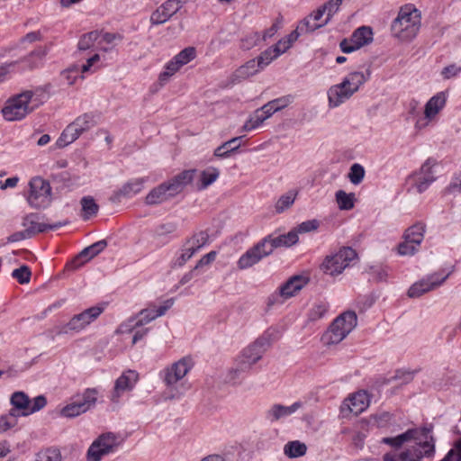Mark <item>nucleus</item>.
Returning <instances> with one entry per match:
<instances>
[{"label": "nucleus", "mask_w": 461, "mask_h": 461, "mask_svg": "<svg viewBox=\"0 0 461 461\" xmlns=\"http://www.w3.org/2000/svg\"><path fill=\"white\" fill-rule=\"evenodd\" d=\"M425 228L424 223L417 222L404 231L403 239L409 240L411 243L420 246L424 238Z\"/></svg>", "instance_id": "obj_33"}, {"label": "nucleus", "mask_w": 461, "mask_h": 461, "mask_svg": "<svg viewBox=\"0 0 461 461\" xmlns=\"http://www.w3.org/2000/svg\"><path fill=\"white\" fill-rule=\"evenodd\" d=\"M279 56L280 51L275 49L274 46L267 49L256 59L258 60V68L263 69Z\"/></svg>", "instance_id": "obj_40"}, {"label": "nucleus", "mask_w": 461, "mask_h": 461, "mask_svg": "<svg viewBox=\"0 0 461 461\" xmlns=\"http://www.w3.org/2000/svg\"><path fill=\"white\" fill-rule=\"evenodd\" d=\"M143 179L138 178L124 184L122 188L117 190L114 193V195L117 199H121L122 197H129L132 194H138L141 191L143 187Z\"/></svg>", "instance_id": "obj_31"}, {"label": "nucleus", "mask_w": 461, "mask_h": 461, "mask_svg": "<svg viewBox=\"0 0 461 461\" xmlns=\"http://www.w3.org/2000/svg\"><path fill=\"white\" fill-rule=\"evenodd\" d=\"M196 252L194 247L185 246V244L181 255L176 261V265L183 267Z\"/></svg>", "instance_id": "obj_59"}, {"label": "nucleus", "mask_w": 461, "mask_h": 461, "mask_svg": "<svg viewBox=\"0 0 461 461\" xmlns=\"http://www.w3.org/2000/svg\"><path fill=\"white\" fill-rule=\"evenodd\" d=\"M173 303V299H168L165 301L163 305L159 306L158 309L148 308L140 311L139 319L135 323V327L143 326L155 320L156 318L164 315L166 312L172 307Z\"/></svg>", "instance_id": "obj_21"}, {"label": "nucleus", "mask_w": 461, "mask_h": 461, "mask_svg": "<svg viewBox=\"0 0 461 461\" xmlns=\"http://www.w3.org/2000/svg\"><path fill=\"white\" fill-rule=\"evenodd\" d=\"M419 247L414 243H411L409 240L403 239V241L398 245L397 250L401 256H412L418 252Z\"/></svg>", "instance_id": "obj_55"}, {"label": "nucleus", "mask_w": 461, "mask_h": 461, "mask_svg": "<svg viewBox=\"0 0 461 461\" xmlns=\"http://www.w3.org/2000/svg\"><path fill=\"white\" fill-rule=\"evenodd\" d=\"M432 164L430 159H428L420 167L418 173H415L409 176L408 183L412 188L420 194L424 192L429 185L435 180L434 174L432 172Z\"/></svg>", "instance_id": "obj_12"}, {"label": "nucleus", "mask_w": 461, "mask_h": 461, "mask_svg": "<svg viewBox=\"0 0 461 461\" xmlns=\"http://www.w3.org/2000/svg\"><path fill=\"white\" fill-rule=\"evenodd\" d=\"M364 176L365 169L360 164L355 163L350 167L348 178L353 185L360 184L363 181Z\"/></svg>", "instance_id": "obj_53"}, {"label": "nucleus", "mask_w": 461, "mask_h": 461, "mask_svg": "<svg viewBox=\"0 0 461 461\" xmlns=\"http://www.w3.org/2000/svg\"><path fill=\"white\" fill-rule=\"evenodd\" d=\"M418 433H419V431L417 429H410L406 430L404 433L400 434L396 437L384 438L382 439V442L386 445H389L393 447L399 448L404 443H406L411 439L418 440L419 439L417 437Z\"/></svg>", "instance_id": "obj_27"}, {"label": "nucleus", "mask_w": 461, "mask_h": 461, "mask_svg": "<svg viewBox=\"0 0 461 461\" xmlns=\"http://www.w3.org/2000/svg\"><path fill=\"white\" fill-rule=\"evenodd\" d=\"M33 92L27 90L9 98L2 109V114L6 121H20L34 111L38 104L33 103Z\"/></svg>", "instance_id": "obj_3"}, {"label": "nucleus", "mask_w": 461, "mask_h": 461, "mask_svg": "<svg viewBox=\"0 0 461 461\" xmlns=\"http://www.w3.org/2000/svg\"><path fill=\"white\" fill-rule=\"evenodd\" d=\"M296 194L293 191L282 195L276 203V211L283 212L285 209L289 208L295 200Z\"/></svg>", "instance_id": "obj_52"}, {"label": "nucleus", "mask_w": 461, "mask_h": 461, "mask_svg": "<svg viewBox=\"0 0 461 461\" xmlns=\"http://www.w3.org/2000/svg\"><path fill=\"white\" fill-rule=\"evenodd\" d=\"M118 446L117 437L111 433L99 436L89 447L87 461H100L102 457L113 452Z\"/></svg>", "instance_id": "obj_9"}, {"label": "nucleus", "mask_w": 461, "mask_h": 461, "mask_svg": "<svg viewBox=\"0 0 461 461\" xmlns=\"http://www.w3.org/2000/svg\"><path fill=\"white\" fill-rule=\"evenodd\" d=\"M262 41L261 35L259 32H255L247 34L244 38L240 41V48L246 50H249L255 46L258 45Z\"/></svg>", "instance_id": "obj_49"}, {"label": "nucleus", "mask_w": 461, "mask_h": 461, "mask_svg": "<svg viewBox=\"0 0 461 461\" xmlns=\"http://www.w3.org/2000/svg\"><path fill=\"white\" fill-rule=\"evenodd\" d=\"M36 461H61V454L58 448H46L36 456Z\"/></svg>", "instance_id": "obj_50"}, {"label": "nucleus", "mask_w": 461, "mask_h": 461, "mask_svg": "<svg viewBox=\"0 0 461 461\" xmlns=\"http://www.w3.org/2000/svg\"><path fill=\"white\" fill-rule=\"evenodd\" d=\"M83 413H86L85 410L81 408L75 399L72 402L60 410V415L65 418H75Z\"/></svg>", "instance_id": "obj_45"}, {"label": "nucleus", "mask_w": 461, "mask_h": 461, "mask_svg": "<svg viewBox=\"0 0 461 461\" xmlns=\"http://www.w3.org/2000/svg\"><path fill=\"white\" fill-rule=\"evenodd\" d=\"M324 25H326V23H324V21H322L321 23H313L312 19L308 15L300 22L297 27L298 29H300V32L302 33H308L312 32Z\"/></svg>", "instance_id": "obj_51"}, {"label": "nucleus", "mask_w": 461, "mask_h": 461, "mask_svg": "<svg viewBox=\"0 0 461 461\" xmlns=\"http://www.w3.org/2000/svg\"><path fill=\"white\" fill-rule=\"evenodd\" d=\"M183 5L182 0H167L150 15V23L159 25L167 22Z\"/></svg>", "instance_id": "obj_14"}, {"label": "nucleus", "mask_w": 461, "mask_h": 461, "mask_svg": "<svg viewBox=\"0 0 461 461\" xmlns=\"http://www.w3.org/2000/svg\"><path fill=\"white\" fill-rule=\"evenodd\" d=\"M80 135L81 134L79 133L78 130L71 122L61 132L60 136L56 141V146L59 149L65 148L77 140Z\"/></svg>", "instance_id": "obj_30"}, {"label": "nucleus", "mask_w": 461, "mask_h": 461, "mask_svg": "<svg viewBox=\"0 0 461 461\" xmlns=\"http://www.w3.org/2000/svg\"><path fill=\"white\" fill-rule=\"evenodd\" d=\"M191 357H183L165 370L164 382L167 386H172L185 376L193 367Z\"/></svg>", "instance_id": "obj_13"}, {"label": "nucleus", "mask_w": 461, "mask_h": 461, "mask_svg": "<svg viewBox=\"0 0 461 461\" xmlns=\"http://www.w3.org/2000/svg\"><path fill=\"white\" fill-rule=\"evenodd\" d=\"M30 194L27 198L29 203L41 208L46 206L50 201L51 187L48 181L41 177H33L30 183Z\"/></svg>", "instance_id": "obj_7"}, {"label": "nucleus", "mask_w": 461, "mask_h": 461, "mask_svg": "<svg viewBox=\"0 0 461 461\" xmlns=\"http://www.w3.org/2000/svg\"><path fill=\"white\" fill-rule=\"evenodd\" d=\"M196 170H184L167 182L154 187L145 197V203L149 205L161 203L180 194L190 184Z\"/></svg>", "instance_id": "obj_2"}, {"label": "nucleus", "mask_w": 461, "mask_h": 461, "mask_svg": "<svg viewBox=\"0 0 461 461\" xmlns=\"http://www.w3.org/2000/svg\"><path fill=\"white\" fill-rule=\"evenodd\" d=\"M357 317L355 312L348 311L339 315L322 335L324 344L333 345L342 341L357 326Z\"/></svg>", "instance_id": "obj_4"}, {"label": "nucleus", "mask_w": 461, "mask_h": 461, "mask_svg": "<svg viewBox=\"0 0 461 461\" xmlns=\"http://www.w3.org/2000/svg\"><path fill=\"white\" fill-rule=\"evenodd\" d=\"M450 273L441 276L439 274H433L428 276L427 279L421 280L413 284L408 290V295L410 297H419L423 294L435 289L445 282Z\"/></svg>", "instance_id": "obj_15"}, {"label": "nucleus", "mask_w": 461, "mask_h": 461, "mask_svg": "<svg viewBox=\"0 0 461 461\" xmlns=\"http://www.w3.org/2000/svg\"><path fill=\"white\" fill-rule=\"evenodd\" d=\"M372 41V29L367 26H362L357 28L349 39H343L339 43V47L344 53H351L369 44Z\"/></svg>", "instance_id": "obj_10"}, {"label": "nucleus", "mask_w": 461, "mask_h": 461, "mask_svg": "<svg viewBox=\"0 0 461 461\" xmlns=\"http://www.w3.org/2000/svg\"><path fill=\"white\" fill-rule=\"evenodd\" d=\"M328 311V304L323 302L316 303L312 305L308 312V319L311 321H315L321 319Z\"/></svg>", "instance_id": "obj_48"}, {"label": "nucleus", "mask_w": 461, "mask_h": 461, "mask_svg": "<svg viewBox=\"0 0 461 461\" xmlns=\"http://www.w3.org/2000/svg\"><path fill=\"white\" fill-rule=\"evenodd\" d=\"M139 379V374L134 370H127L115 381L111 401L117 402L122 393L131 391Z\"/></svg>", "instance_id": "obj_16"}, {"label": "nucleus", "mask_w": 461, "mask_h": 461, "mask_svg": "<svg viewBox=\"0 0 461 461\" xmlns=\"http://www.w3.org/2000/svg\"><path fill=\"white\" fill-rule=\"evenodd\" d=\"M318 227H319V221L317 220L306 221L302 222L298 226L297 231L301 232V233L308 232V231L316 230Z\"/></svg>", "instance_id": "obj_64"}, {"label": "nucleus", "mask_w": 461, "mask_h": 461, "mask_svg": "<svg viewBox=\"0 0 461 461\" xmlns=\"http://www.w3.org/2000/svg\"><path fill=\"white\" fill-rule=\"evenodd\" d=\"M40 216L35 213L26 215L23 220V226L25 230H32L30 232V238L33 237L38 233L44 232L49 230H57L59 227L65 226L68 223V221H59L53 224H46L40 222Z\"/></svg>", "instance_id": "obj_18"}, {"label": "nucleus", "mask_w": 461, "mask_h": 461, "mask_svg": "<svg viewBox=\"0 0 461 461\" xmlns=\"http://www.w3.org/2000/svg\"><path fill=\"white\" fill-rule=\"evenodd\" d=\"M72 123L78 130L79 133L88 131L96 124L95 116L92 113H86L75 119Z\"/></svg>", "instance_id": "obj_37"}, {"label": "nucleus", "mask_w": 461, "mask_h": 461, "mask_svg": "<svg viewBox=\"0 0 461 461\" xmlns=\"http://www.w3.org/2000/svg\"><path fill=\"white\" fill-rule=\"evenodd\" d=\"M208 234L205 231H200L194 234L185 241V246L194 247L196 251L203 248L208 241Z\"/></svg>", "instance_id": "obj_47"}, {"label": "nucleus", "mask_w": 461, "mask_h": 461, "mask_svg": "<svg viewBox=\"0 0 461 461\" xmlns=\"http://www.w3.org/2000/svg\"><path fill=\"white\" fill-rule=\"evenodd\" d=\"M178 70L172 66H169V61L165 66V71L161 72L158 76V81L161 86L165 85L169 78L175 75Z\"/></svg>", "instance_id": "obj_62"}, {"label": "nucleus", "mask_w": 461, "mask_h": 461, "mask_svg": "<svg viewBox=\"0 0 461 461\" xmlns=\"http://www.w3.org/2000/svg\"><path fill=\"white\" fill-rule=\"evenodd\" d=\"M353 94V91L347 86H343V81L340 84L332 86L328 90L329 105L330 107H337L349 99Z\"/></svg>", "instance_id": "obj_22"}, {"label": "nucleus", "mask_w": 461, "mask_h": 461, "mask_svg": "<svg viewBox=\"0 0 461 461\" xmlns=\"http://www.w3.org/2000/svg\"><path fill=\"white\" fill-rule=\"evenodd\" d=\"M307 283L308 278L298 275L294 276L280 286L277 296L284 297L285 299L294 296Z\"/></svg>", "instance_id": "obj_20"}, {"label": "nucleus", "mask_w": 461, "mask_h": 461, "mask_svg": "<svg viewBox=\"0 0 461 461\" xmlns=\"http://www.w3.org/2000/svg\"><path fill=\"white\" fill-rule=\"evenodd\" d=\"M266 341L263 339H258L252 345L243 350L241 359L239 366L235 369L230 370V379H235L240 372L249 369L252 365L257 363L261 357L264 352V346Z\"/></svg>", "instance_id": "obj_8"}, {"label": "nucleus", "mask_w": 461, "mask_h": 461, "mask_svg": "<svg viewBox=\"0 0 461 461\" xmlns=\"http://www.w3.org/2000/svg\"><path fill=\"white\" fill-rule=\"evenodd\" d=\"M82 207V218L84 220H89L95 216L99 211V205L95 203V200L92 196H84L80 200Z\"/></svg>", "instance_id": "obj_35"}, {"label": "nucleus", "mask_w": 461, "mask_h": 461, "mask_svg": "<svg viewBox=\"0 0 461 461\" xmlns=\"http://www.w3.org/2000/svg\"><path fill=\"white\" fill-rule=\"evenodd\" d=\"M446 103L447 95L444 92H439L432 96L425 105V119L429 121L433 119L445 107Z\"/></svg>", "instance_id": "obj_24"}, {"label": "nucleus", "mask_w": 461, "mask_h": 461, "mask_svg": "<svg viewBox=\"0 0 461 461\" xmlns=\"http://www.w3.org/2000/svg\"><path fill=\"white\" fill-rule=\"evenodd\" d=\"M31 270L27 266H22L21 267L14 269L12 273V276L17 279L20 284L28 283L31 278Z\"/></svg>", "instance_id": "obj_56"}, {"label": "nucleus", "mask_w": 461, "mask_h": 461, "mask_svg": "<svg viewBox=\"0 0 461 461\" xmlns=\"http://www.w3.org/2000/svg\"><path fill=\"white\" fill-rule=\"evenodd\" d=\"M267 256H269V251L267 250L265 242L259 241L240 258L238 267L240 269L251 267Z\"/></svg>", "instance_id": "obj_17"}, {"label": "nucleus", "mask_w": 461, "mask_h": 461, "mask_svg": "<svg viewBox=\"0 0 461 461\" xmlns=\"http://www.w3.org/2000/svg\"><path fill=\"white\" fill-rule=\"evenodd\" d=\"M47 404V399L43 395H39L33 399L32 405H29V410L25 412H22L23 416H28L33 412H36L41 409H43Z\"/></svg>", "instance_id": "obj_58"}, {"label": "nucleus", "mask_w": 461, "mask_h": 461, "mask_svg": "<svg viewBox=\"0 0 461 461\" xmlns=\"http://www.w3.org/2000/svg\"><path fill=\"white\" fill-rule=\"evenodd\" d=\"M340 4L337 0H330L325 3L322 6V10L327 14L326 18L323 20L324 23H328L331 17L339 11Z\"/></svg>", "instance_id": "obj_57"}, {"label": "nucleus", "mask_w": 461, "mask_h": 461, "mask_svg": "<svg viewBox=\"0 0 461 461\" xmlns=\"http://www.w3.org/2000/svg\"><path fill=\"white\" fill-rule=\"evenodd\" d=\"M45 56V51L43 50H35L32 51L28 56L21 59L18 61L19 63H24L25 68L29 69H32L37 68L40 64L41 59Z\"/></svg>", "instance_id": "obj_41"}, {"label": "nucleus", "mask_w": 461, "mask_h": 461, "mask_svg": "<svg viewBox=\"0 0 461 461\" xmlns=\"http://www.w3.org/2000/svg\"><path fill=\"white\" fill-rule=\"evenodd\" d=\"M291 102H292V96L285 95V96H282V97L274 99L272 101H269L268 103L264 104L261 108L263 109V112L270 117L276 112H278V111L285 108L286 106H288Z\"/></svg>", "instance_id": "obj_34"}, {"label": "nucleus", "mask_w": 461, "mask_h": 461, "mask_svg": "<svg viewBox=\"0 0 461 461\" xmlns=\"http://www.w3.org/2000/svg\"><path fill=\"white\" fill-rule=\"evenodd\" d=\"M303 406L301 402H295L290 406H284L282 404H274L267 412V418L271 421H276L281 418L289 416L295 412Z\"/></svg>", "instance_id": "obj_25"}, {"label": "nucleus", "mask_w": 461, "mask_h": 461, "mask_svg": "<svg viewBox=\"0 0 461 461\" xmlns=\"http://www.w3.org/2000/svg\"><path fill=\"white\" fill-rule=\"evenodd\" d=\"M420 13L414 5H405L402 6L391 25L393 36L401 41H412L420 29Z\"/></svg>", "instance_id": "obj_1"}, {"label": "nucleus", "mask_w": 461, "mask_h": 461, "mask_svg": "<svg viewBox=\"0 0 461 461\" xmlns=\"http://www.w3.org/2000/svg\"><path fill=\"white\" fill-rule=\"evenodd\" d=\"M242 138V136L235 137L222 143L214 149V157L220 158H226L230 157L232 152L236 151L240 147V140Z\"/></svg>", "instance_id": "obj_29"}, {"label": "nucleus", "mask_w": 461, "mask_h": 461, "mask_svg": "<svg viewBox=\"0 0 461 461\" xmlns=\"http://www.w3.org/2000/svg\"><path fill=\"white\" fill-rule=\"evenodd\" d=\"M344 404L347 405L351 413L358 415L368 407L369 396L366 392L359 391L348 397Z\"/></svg>", "instance_id": "obj_23"}, {"label": "nucleus", "mask_w": 461, "mask_h": 461, "mask_svg": "<svg viewBox=\"0 0 461 461\" xmlns=\"http://www.w3.org/2000/svg\"><path fill=\"white\" fill-rule=\"evenodd\" d=\"M336 201L340 210H351L354 207L355 194L353 193L347 194L343 190H339L336 194Z\"/></svg>", "instance_id": "obj_42"}, {"label": "nucleus", "mask_w": 461, "mask_h": 461, "mask_svg": "<svg viewBox=\"0 0 461 461\" xmlns=\"http://www.w3.org/2000/svg\"><path fill=\"white\" fill-rule=\"evenodd\" d=\"M306 445L298 440L290 441L284 447L285 454L291 458L303 456L306 454Z\"/></svg>", "instance_id": "obj_36"}, {"label": "nucleus", "mask_w": 461, "mask_h": 461, "mask_svg": "<svg viewBox=\"0 0 461 461\" xmlns=\"http://www.w3.org/2000/svg\"><path fill=\"white\" fill-rule=\"evenodd\" d=\"M366 81L362 72H352L343 79V86H347L353 93H356L359 86Z\"/></svg>", "instance_id": "obj_38"}, {"label": "nucleus", "mask_w": 461, "mask_h": 461, "mask_svg": "<svg viewBox=\"0 0 461 461\" xmlns=\"http://www.w3.org/2000/svg\"><path fill=\"white\" fill-rule=\"evenodd\" d=\"M220 172L216 167H209L201 172V184L198 186L199 190L205 189L212 185L218 177Z\"/></svg>", "instance_id": "obj_44"}, {"label": "nucleus", "mask_w": 461, "mask_h": 461, "mask_svg": "<svg viewBox=\"0 0 461 461\" xmlns=\"http://www.w3.org/2000/svg\"><path fill=\"white\" fill-rule=\"evenodd\" d=\"M435 451L434 444L424 441L415 444L401 452L400 454L386 453L384 455V461H420L423 456H430Z\"/></svg>", "instance_id": "obj_6"}, {"label": "nucleus", "mask_w": 461, "mask_h": 461, "mask_svg": "<svg viewBox=\"0 0 461 461\" xmlns=\"http://www.w3.org/2000/svg\"><path fill=\"white\" fill-rule=\"evenodd\" d=\"M176 230V224L174 222H167L158 225L155 230L157 236H166L173 233Z\"/></svg>", "instance_id": "obj_60"}, {"label": "nucleus", "mask_w": 461, "mask_h": 461, "mask_svg": "<svg viewBox=\"0 0 461 461\" xmlns=\"http://www.w3.org/2000/svg\"><path fill=\"white\" fill-rule=\"evenodd\" d=\"M100 36V32L97 31H93L88 33L84 34L79 41H78V50H86L92 48L95 42L98 40Z\"/></svg>", "instance_id": "obj_46"}, {"label": "nucleus", "mask_w": 461, "mask_h": 461, "mask_svg": "<svg viewBox=\"0 0 461 461\" xmlns=\"http://www.w3.org/2000/svg\"><path fill=\"white\" fill-rule=\"evenodd\" d=\"M357 259V253L351 247H342L339 250L325 257L321 269L330 276H338L350 266V263Z\"/></svg>", "instance_id": "obj_5"}, {"label": "nucleus", "mask_w": 461, "mask_h": 461, "mask_svg": "<svg viewBox=\"0 0 461 461\" xmlns=\"http://www.w3.org/2000/svg\"><path fill=\"white\" fill-rule=\"evenodd\" d=\"M98 395L99 391L96 388H86L83 393L75 394L72 399H75L86 412L95 406Z\"/></svg>", "instance_id": "obj_26"}, {"label": "nucleus", "mask_w": 461, "mask_h": 461, "mask_svg": "<svg viewBox=\"0 0 461 461\" xmlns=\"http://www.w3.org/2000/svg\"><path fill=\"white\" fill-rule=\"evenodd\" d=\"M262 68H258L256 59H249L244 65L240 66L233 74V77L238 80H244L257 74Z\"/></svg>", "instance_id": "obj_32"}, {"label": "nucleus", "mask_w": 461, "mask_h": 461, "mask_svg": "<svg viewBox=\"0 0 461 461\" xmlns=\"http://www.w3.org/2000/svg\"><path fill=\"white\" fill-rule=\"evenodd\" d=\"M196 57V50L194 47H187L176 54L170 61L169 66L179 70L183 66L188 64Z\"/></svg>", "instance_id": "obj_28"}, {"label": "nucleus", "mask_w": 461, "mask_h": 461, "mask_svg": "<svg viewBox=\"0 0 461 461\" xmlns=\"http://www.w3.org/2000/svg\"><path fill=\"white\" fill-rule=\"evenodd\" d=\"M459 73H461V66H458L456 64L448 65L445 67L441 71V75L444 79H450L452 77H455Z\"/></svg>", "instance_id": "obj_61"}, {"label": "nucleus", "mask_w": 461, "mask_h": 461, "mask_svg": "<svg viewBox=\"0 0 461 461\" xmlns=\"http://www.w3.org/2000/svg\"><path fill=\"white\" fill-rule=\"evenodd\" d=\"M269 116L263 112V109H258L254 114L245 122L242 130L245 131H252L261 125Z\"/></svg>", "instance_id": "obj_39"}, {"label": "nucleus", "mask_w": 461, "mask_h": 461, "mask_svg": "<svg viewBox=\"0 0 461 461\" xmlns=\"http://www.w3.org/2000/svg\"><path fill=\"white\" fill-rule=\"evenodd\" d=\"M102 307L94 306L90 307L79 314L75 315L70 321L63 327V332L68 331L78 332L85 329L88 324L94 321L102 312Z\"/></svg>", "instance_id": "obj_11"}, {"label": "nucleus", "mask_w": 461, "mask_h": 461, "mask_svg": "<svg viewBox=\"0 0 461 461\" xmlns=\"http://www.w3.org/2000/svg\"><path fill=\"white\" fill-rule=\"evenodd\" d=\"M107 247V241L105 240H99L94 244L84 249L77 258H75L70 263L67 265V267L71 270L78 268L84 262H86L97 256Z\"/></svg>", "instance_id": "obj_19"}, {"label": "nucleus", "mask_w": 461, "mask_h": 461, "mask_svg": "<svg viewBox=\"0 0 461 461\" xmlns=\"http://www.w3.org/2000/svg\"><path fill=\"white\" fill-rule=\"evenodd\" d=\"M11 404L22 411V412H25L29 410V405L31 401L28 395L23 392H15L12 394L10 399Z\"/></svg>", "instance_id": "obj_43"}, {"label": "nucleus", "mask_w": 461, "mask_h": 461, "mask_svg": "<svg viewBox=\"0 0 461 461\" xmlns=\"http://www.w3.org/2000/svg\"><path fill=\"white\" fill-rule=\"evenodd\" d=\"M261 241L265 242V247L267 248V250L269 251V255L272 254L275 249L279 247H285L283 235H279L277 237L268 235L266 238H264Z\"/></svg>", "instance_id": "obj_54"}, {"label": "nucleus", "mask_w": 461, "mask_h": 461, "mask_svg": "<svg viewBox=\"0 0 461 461\" xmlns=\"http://www.w3.org/2000/svg\"><path fill=\"white\" fill-rule=\"evenodd\" d=\"M16 424L17 420L13 417H8L6 414L0 416V433L7 431Z\"/></svg>", "instance_id": "obj_63"}]
</instances>
